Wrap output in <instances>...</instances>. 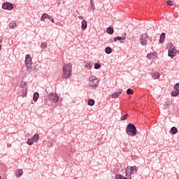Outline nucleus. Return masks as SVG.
<instances>
[{"label":"nucleus","mask_w":179,"mask_h":179,"mask_svg":"<svg viewBox=\"0 0 179 179\" xmlns=\"http://www.w3.org/2000/svg\"><path fill=\"white\" fill-rule=\"evenodd\" d=\"M152 56H153V54H148V55H147V58H148V59H150Z\"/></svg>","instance_id":"obj_36"},{"label":"nucleus","mask_w":179,"mask_h":179,"mask_svg":"<svg viewBox=\"0 0 179 179\" xmlns=\"http://www.w3.org/2000/svg\"><path fill=\"white\" fill-rule=\"evenodd\" d=\"M48 98L50 101H52V103H58V101H59V96H58L57 94H49Z\"/></svg>","instance_id":"obj_7"},{"label":"nucleus","mask_w":179,"mask_h":179,"mask_svg":"<svg viewBox=\"0 0 179 179\" xmlns=\"http://www.w3.org/2000/svg\"><path fill=\"white\" fill-rule=\"evenodd\" d=\"M38 97H40V94H38V92H35L33 96L34 101H37V100H38Z\"/></svg>","instance_id":"obj_14"},{"label":"nucleus","mask_w":179,"mask_h":179,"mask_svg":"<svg viewBox=\"0 0 179 179\" xmlns=\"http://www.w3.org/2000/svg\"><path fill=\"white\" fill-rule=\"evenodd\" d=\"M101 68V65L99 63H96L94 64V69H100Z\"/></svg>","instance_id":"obj_29"},{"label":"nucleus","mask_w":179,"mask_h":179,"mask_svg":"<svg viewBox=\"0 0 179 179\" xmlns=\"http://www.w3.org/2000/svg\"><path fill=\"white\" fill-rule=\"evenodd\" d=\"M93 66V63L88 62L85 64V67L86 68H92Z\"/></svg>","instance_id":"obj_27"},{"label":"nucleus","mask_w":179,"mask_h":179,"mask_svg":"<svg viewBox=\"0 0 179 179\" xmlns=\"http://www.w3.org/2000/svg\"><path fill=\"white\" fill-rule=\"evenodd\" d=\"M118 40H125V36H117L114 38V41L117 42Z\"/></svg>","instance_id":"obj_17"},{"label":"nucleus","mask_w":179,"mask_h":179,"mask_svg":"<svg viewBox=\"0 0 179 179\" xmlns=\"http://www.w3.org/2000/svg\"><path fill=\"white\" fill-rule=\"evenodd\" d=\"M27 145H29V146H31V145H33V143H34V141L32 138H29L27 141Z\"/></svg>","instance_id":"obj_26"},{"label":"nucleus","mask_w":179,"mask_h":179,"mask_svg":"<svg viewBox=\"0 0 179 179\" xmlns=\"http://www.w3.org/2000/svg\"><path fill=\"white\" fill-rule=\"evenodd\" d=\"M25 66L27 71H30L31 66H33V62L31 61V57L30 55H27L25 57Z\"/></svg>","instance_id":"obj_5"},{"label":"nucleus","mask_w":179,"mask_h":179,"mask_svg":"<svg viewBox=\"0 0 179 179\" xmlns=\"http://www.w3.org/2000/svg\"><path fill=\"white\" fill-rule=\"evenodd\" d=\"M10 29H15L16 27V22H13L9 24Z\"/></svg>","instance_id":"obj_24"},{"label":"nucleus","mask_w":179,"mask_h":179,"mask_svg":"<svg viewBox=\"0 0 179 179\" xmlns=\"http://www.w3.org/2000/svg\"><path fill=\"white\" fill-rule=\"evenodd\" d=\"M22 174H23V170L22 169H18L16 172V177H20V176H22Z\"/></svg>","instance_id":"obj_18"},{"label":"nucleus","mask_w":179,"mask_h":179,"mask_svg":"<svg viewBox=\"0 0 179 179\" xmlns=\"http://www.w3.org/2000/svg\"><path fill=\"white\" fill-rule=\"evenodd\" d=\"M127 133L131 136L136 135V127L133 124H129L127 127Z\"/></svg>","instance_id":"obj_3"},{"label":"nucleus","mask_w":179,"mask_h":179,"mask_svg":"<svg viewBox=\"0 0 179 179\" xmlns=\"http://www.w3.org/2000/svg\"><path fill=\"white\" fill-rule=\"evenodd\" d=\"M127 94H134V90L128 89L127 91Z\"/></svg>","instance_id":"obj_32"},{"label":"nucleus","mask_w":179,"mask_h":179,"mask_svg":"<svg viewBox=\"0 0 179 179\" xmlns=\"http://www.w3.org/2000/svg\"><path fill=\"white\" fill-rule=\"evenodd\" d=\"M164 40H166V34L162 33L159 38V43H164Z\"/></svg>","instance_id":"obj_12"},{"label":"nucleus","mask_w":179,"mask_h":179,"mask_svg":"<svg viewBox=\"0 0 179 179\" xmlns=\"http://www.w3.org/2000/svg\"><path fill=\"white\" fill-rule=\"evenodd\" d=\"M2 49V46L1 45H0V50H1Z\"/></svg>","instance_id":"obj_39"},{"label":"nucleus","mask_w":179,"mask_h":179,"mask_svg":"<svg viewBox=\"0 0 179 179\" xmlns=\"http://www.w3.org/2000/svg\"><path fill=\"white\" fill-rule=\"evenodd\" d=\"M105 52L106 54H111L113 52V49H111L110 47H107L105 49Z\"/></svg>","instance_id":"obj_15"},{"label":"nucleus","mask_w":179,"mask_h":179,"mask_svg":"<svg viewBox=\"0 0 179 179\" xmlns=\"http://www.w3.org/2000/svg\"><path fill=\"white\" fill-rule=\"evenodd\" d=\"M153 79H159L160 78V74L159 73H155L152 74Z\"/></svg>","instance_id":"obj_23"},{"label":"nucleus","mask_w":179,"mask_h":179,"mask_svg":"<svg viewBox=\"0 0 179 179\" xmlns=\"http://www.w3.org/2000/svg\"><path fill=\"white\" fill-rule=\"evenodd\" d=\"M171 131L172 132V134H173V135H176V134H177V132H178V129H177L176 127H173L171 129Z\"/></svg>","instance_id":"obj_21"},{"label":"nucleus","mask_w":179,"mask_h":179,"mask_svg":"<svg viewBox=\"0 0 179 179\" xmlns=\"http://www.w3.org/2000/svg\"><path fill=\"white\" fill-rule=\"evenodd\" d=\"M87 27V22L85 20L82 21V30H86Z\"/></svg>","instance_id":"obj_11"},{"label":"nucleus","mask_w":179,"mask_h":179,"mask_svg":"<svg viewBox=\"0 0 179 179\" xmlns=\"http://www.w3.org/2000/svg\"><path fill=\"white\" fill-rule=\"evenodd\" d=\"M88 106H94V99H90L88 101Z\"/></svg>","instance_id":"obj_28"},{"label":"nucleus","mask_w":179,"mask_h":179,"mask_svg":"<svg viewBox=\"0 0 179 179\" xmlns=\"http://www.w3.org/2000/svg\"><path fill=\"white\" fill-rule=\"evenodd\" d=\"M47 19H48L50 21H51L52 23H54V18H52V17H51V15H48V17H47Z\"/></svg>","instance_id":"obj_33"},{"label":"nucleus","mask_w":179,"mask_h":179,"mask_svg":"<svg viewBox=\"0 0 179 179\" xmlns=\"http://www.w3.org/2000/svg\"><path fill=\"white\" fill-rule=\"evenodd\" d=\"M174 90H178L179 92V83H177L175 86H174Z\"/></svg>","instance_id":"obj_35"},{"label":"nucleus","mask_w":179,"mask_h":179,"mask_svg":"<svg viewBox=\"0 0 179 179\" xmlns=\"http://www.w3.org/2000/svg\"><path fill=\"white\" fill-rule=\"evenodd\" d=\"M47 47V43H43L41 44V48H45Z\"/></svg>","instance_id":"obj_37"},{"label":"nucleus","mask_w":179,"mask_h":179,"mask_svg":"<svg viewBox=\"0 0 179 179\" xmlns=\"http://www.w3.org/2000/svg\"><path fill=\"white\" fill-rule=\"evenodd\" d=\"M179 95V91L177 90H175L174 91H172L171 92V96H173V97H176V96Z\"/></svg>","instance_id":"obj_16"},{"label":"nucleus","mask_w":179,"mask_h":179,"mask_svg":"<svg viewBox=\"0 0 179 179\" xmlns=\"http://www.w3.org/2000/svg\"><path fill=\"white\" fill-rule=\"evenodd\" d=\"M106 33H108V34H113V33H114V29L111 27H108L106 29Z\"/></svg>","instance_id":"obj_19"},{"label":"nucleus","mask_w":179,"mask_h":179,"mask_svg":"<svg viewBox=\"0 0 179 179\" xmlns=\"http://www.w3.org/2000/svg\"><path fill=\"white\" fill-rule=\"evenodd\" d=\"M0 179H1V176H0Z\"/></svg>","instance_id":"obj_41"},{"label":"nucleus","mask_w":179,"mask_h":179,"mask_svg":"<svg viewBox=\"0 0 179 179\" xmlns=\"http://www.w3.org/2000/svg\"><path fill=\"white\" fill-rule=\"evenodd\" d=\"M166 5H168V6H173V1H166Z\"/></svg>","instance_id":"obj_34"},{"label":"nucleus","mask_w":179,"mask_h":179,"mask_svg":"<svg viewBox=\"0 0 179 179\" xmlns=\"http://www.w3.org/2000/svg\"><path fill=\"white\" fill-rule=\"evenodd\" d=\"M148 38H149V37L148 36V34H142L140 38V43L141 45H143V46L148 45Z\"/></svg>","instance_id":"obj_6"},{"label":"nucleus","mask_w":179,"mask_h":179,"mask_svg":"<svg viewBox=\"0 0 179 179\" xmlns=\"http://www.w3.org/2000/svg\"><path fill=\"white\" fill-rule=\"evenodd\" d=\"M40 139V135L38 134H36L33 137H32V141L34 142H37Z\"/></svg>","instance_id":"obj_13"},{"label":"nucleus","mask_w":179,"mask_h":179,"mask_svg":"<svg viewBox=\"0 0 179 179\" xmlns=\"http://www.w3.org/2000/svg\"><path fill=\"white\" fill-rule=\"evenodd\" d=\"M21 87H22V97H26L27 95V85L26 84V82L22 81L21 82Z\"/></svg>","instance_id":"obj_8"},{"label":"nucleus","mask_w":179,"mask_h":179,"mask_svg":"<svg viewBox=\"0 0 179 179\" xmlns=\"http://www.w3.org/2000/svg\"><path fill=\"white\" fill-rule=\"evenodd\" d=\"M73 179H77L76 178H73Z\"/></svg>","instance_id":"obj_40"},{"label":"nucleus","mask_w":179,"mask_h":179,"mask_svg":"<svg viewBox=\"0 0 179 179\" xmlns=\"http://www.w3.org/2000/svg\"><path fill=\"white\" fill-rule=\"evenodd\" d=\"M72 75V64H64L63 66L62 79H68Z\"/></svg>","instance_id":"obj_1"},{"label":"nucleus","mask_w":179,"mask_h":179,"mask_svg":"<svg viewBox=\"0 0 179 179\" xmlns=\"http://www.w3.org/2000/svg\"><path fill=\"white\" fill-rule=\"evenodd\" d=\"M99 85V80L96 76H91L90 78V82H89V85L91 89H94V87H97Z\"/></svg>","instance_id":"obj_4"},{"label":"nucleus","mask_w":179,"mask_h":179,"mask_svg":"<svg viewBox=\"0 0 179 179\" xmlns=\"http://www.w3.org/2000/svg\"><path fill=\"white\" fill-rule=\"evenodd\" d=\"M127 118H128V115H124L121 117L120 120H121V121H125V120H127Z\"/></svg>","instance_id":"obj_31"},{"label":"nucleus","mask_w":179,"mask_h":179,"mask_svg":"<svg viewBox=\"0 0 179 179\" xmlns=\"http://www.w3.org/2000/svg\"><path fill=\"white\" fill-rule=\"evenodd\" d=\"M48 15V14H47V13L43 14L42 16H41V20L42 22H44V20H45V19H47Z\"/></svg>","instance_id":"obj_22"},{"label":"nucleus","mask_w":179,"mask_h":179,"mask_svg":"<svg viewBox=\"0 0 179 179\" xmlns=\"http://www.w3.org/2000/svg\"><path fill=\"white\" fill-rule=\"evenodd\" d=\"M78 18L82 20V19H83V16H78Z\"/></svg>","instance_id":"obj_38"},{"label":"nucleus","mask_w":179,"mask_h":179,"mask_svg":"<svg viewBox=\"0 0 179 179\" xmlns=\"http://www.w3.org/2000/svg\"><path fill=\"white\" fill-rule=\"evenodd\" d=\"M177 54H179V51L176 50L175 48L170 49L168 52V55L171 58H174Z\"/></svg>","instance_id":"obj_9"},{"label":"nucleus","mask_w":179,"mask_h":179,"mask_svg":"<svg viewBox=\"0 0 179 179\" xmlns=\"http://www.w3.org/2000/svg\"><path fill=\"white\" fill-rule=\"evenodd\" d=\"M115 179H127V177L125 178V177L122 176V175H117L115 176Z\"/></svg>","instance_id":"obj_30"},{"label":"nucleus","mask_w":179,"mask_h":179,"mask_svg":"<svg viewBox=\"0 0 179 179\" xmlns=\"http://www.w3.org/2000/svg\"><path fill=\"white\" fill-rule=\"evenodd\" d=\"M90 8L91 9H92V10H94V9H96L93 0H90Z\"/></svg>","instance_id":"obj_25"},{"label":"nucleus","mask_w":179,"mask_h":179,"mask_svg":"<svg viewBox=\"0 0 179 179\" xmlns=\"http://www.w3.org/2000/svg\"><path fill=\"white\" fill-rule=\"evenodd\" d=\"M120 94H121V92H114L112 94V99H117V97H118V96H120Z\"/></svg>","instance_id":"obj_20"},{"label":"nucleus","mask_w":179,"mask_h":179,"mask_svg":"<svg viewBox=\"0 0 179 179\" xmlns=\"http://www.w3.org/2000/svg\"><path fill=\"white\" fill-rule=\"evenodd\" d=\"M138 171L136 166H127L125 170L126 178L131 179L132 174H135Z\"/></svg>","instance_id":"obj_2"},{"label":"nucleus","mask_w":179,"mask_h":179,"mask_svg":"<svg viewBox=\"0 0 179 179\" xmlns=\"http://www.w3.org/2000/svg\"><path fill=\"white\" fill-rule=\"evenodd\" d=\"M3 9H6L7 10H12L13 9V5L10 3H4L2 6Z\"/></svg>","instance_id":"obj_10"}]
</instances>
